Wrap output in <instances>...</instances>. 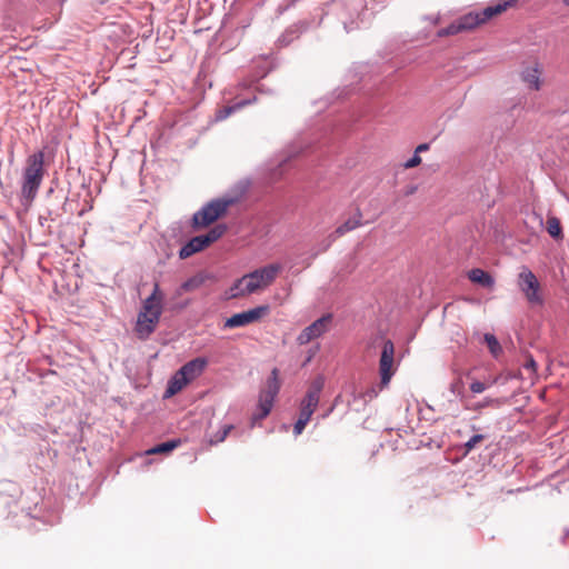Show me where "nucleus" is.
I'll list each match as a JSON object with an SVG mask.
<instances>
[{
	"instance_id": "473e14b6",
	"label": "nucleus",
	"mask_w": 569,
	"mask_h": 569,
	"mask_svg": "<svg viewBox=\"0 0 569 569\" xmlns=\"http://www.w3.org/2000/svg\"><path fill=\"white\" fill-rule=\"evenodd\" d=\"M429 150V143H421L416 148L415 153L419 154L420 152H425Z\"/></svg>"
},
{
	"instance_id": "ea45409f",
	"label": "nucleus",
	"mask_w": 569,
	"mask_h": 569,
	"mask_svg": "<svg viewBox=\"0 0 569 569\" xmlns=\"http://www.w3.org/2000/svg\"><path fill=\"white\" fill-rule=\"evenodd\" d=\"M240 86L246 88L248 86V83L247 82H242V83H240Z\"/></svg>"
},
{
	"instance_id": "bb28decb",
	"label": "nucleus",
	"mask_w": 569,
	"mask_h": 569,
	"mask_svg": "<svg viewBox=\"0 0 569 569\" xmlns=\"http://www.w3.org/2000/svg\"><path fill=\"white\" fill-rule=\"evenodd\" d=\"M233 429V426L232 425H227L224 426L221 430H219L212 438H211V443H220L222 441H224V439L227 438L228 433Z\"/></svg>"
},
{
	"instance_id": "4468645a",
	"label": "nucleus",
	"mask_w": 569,
	"mask_h": 569,
	"mask_svg": "<svg viewBox=\"0 0 569 569\" xmlns=\"http://www.w3.org/2000/svg\"><path fill=\"white\" fill-rule=\"evenodd\" d=\"M207 248V244L204 242V239H202L201 234L196 236L192 239H190L179 251V258L180 259H187L191 257L192 254L203 250Z\"/></svg>"
},
{
	"instance_id": "f03ea898",
	"label": "nucleus",
	"mask_w": 569,
	"mask_h": 569,
	"mask_svg": "<svg viewBox=\"0 0 569 569\" xmlns=\"http://www.w3.org/2000/svg\"><path fill=\"white\" fill-rule=\"evenodd\" d=\"M44 172V152L39 150L26 160L21 181V197L23 200L31 202L36 198Z\"/></svg>"
},
{
	"instance_id": "f8f14e48",
	"label": "nucleus",
	"mask_w": 569,
	"mask_h": 569,
	"mask_svg": "<svg viewBox=\"0 0 569 569\" xmlns=\"http://www.w3.org/2000/svg\"><path fill=\"white\" fill-rule=\"evenodd\" d=\"M521 80L532 90H539L541 87V69L539 63L532 67H527L521 71Z\"/></svg>"
},
{
	"instance_id": "58836bf2",
	"label": "nucleus",
	"mask_w": 569,
	"mask_h": 569,
	"mask_svg": "<svg viewBox=\"0 0 569 569\" xmlns=\"http://www.w3.org/2000/svg\"><path fill=\"white\" fill-rule=\"evenodd\" d=\"M287 161L288 159H284L282 162H280V167H283Z\"/></svg>"
},
{
	"instance_id": "9d476101",
	"label": "nucleus",
	"mask_w": 569,
	"mask_h": 569,
	"mask_svg": "<svg viewBox=\"0 0 569 569\" xmlns=\"http://www.w3.org/2000/svg\"><path fill=\"white\" fill-rule=\"evenodd\" d=\"M161 317V311H140L138 315L136 331L140 339H147L156 329Z\"/></svg>"
},
{
	"instance_id": "2f4dec72",
	"label": "nucleus",
	"mask_w": 569,
	"mask_h": 569,
	"mask_svg": "<svg viewBox=\"0 0 569 569\" xmlns=\"http://www.w3.org/2000/svg\"><path fill=\"white\" fill-rule=\"evenodd\" d=\"M487 389V385L481 382V381H473L471 385H470V390L473 392V393H481L483 392L485 390Z\"/></svg>"
},
{
	"instance_id": "aec40b11",
	"label": "nucleus",
	"mask_w": 569,
	"mask_h": 569,
	"mask_svg": "<svg viewBox=\"0 0 569 569\" xmlns=\"http://www.w3.org/2000/svg\"><path fill=\"white\" fill-rule=\"evenodd\" d=\"M458 21L463 31L471 30V29L478 27L479 24H482L478 11L469 12V13L462 16L461 18H459Z\"/></svg>"
},
{
	"instance_id": "423d86ee",
	"label": "nucleus",
	"mask_w": 569,
	"mask_h": 569,
	"mask_svg": "<svg viewBox=\"0 0 569 569\" xmlns=\"http://www.w3.org/2000/svg\"><path fill=\"white\" fill-rule=\"evenodd\" d=\"M518 286L530 303L540 305L542 302L539 295V281L535 273L526 267L519 273Z\"/></svg>"
},
{
	"instance_id": "c9c22d12",
	"label": "nucleus",
	"mask_w": 569,
	"mask_h": 569,
	"mask_svg": "<svg viewBox=\"0 0 569 569\" xmlns=\"http://www.w3.org/2000/svg\"><path fill=\"white\" fill-rule=\"evenodd\" d=\"M525 367H526L527 369H535V367H536V361H535L532 358H529V359L527 360V362L525 363Z\"/></svg>"
},
{
	"instance_id": "39448f33",
	"label": "nucleus",
	"mask_w": 569,
	"mask_h": 569,
	"mask_svg": "<svg viewBox=\"0 0 569 569\" xmlns=\"http://www.w3.org/2000/svg\"><path fill=\"white\" fill-rule=\"evenodd\" d=\"M325 387V378L322 376H318L311 382L305 398L300 403V416L310 420L312 413L318 407L320 400V393Z\"/></svg>"
},
{
	"instance_id": "cd10ccee",
	"label": "nucleus",
	"mask_w": 569,
	"mask_h": 569,
	"mask_svg": "<svg viewBox=\"0 0 569 569\" xmlns=\"http://www.w3.org/2000/svg\"><path fill=\"white\" fill-rule=\"evenodd\" d=\"M485 439V436L483 435H475L472 436L466 443H465V448H466V453L470 452L476 446L477 443L481 442L482 440Z\"/></svg>"
},
{
	"instance_id": "a878e982",
	"label": "nucleus",
	"mask_w": 569,
	"mask_h": 569,
	"mask_svg": "<svg viewBox=\"0 0 569 569\" xmlns=\"http://www.w3.org/2000/svg\"><path fill=\"white\" fill-rule=\"evenodd\" d=\"M461 31H463V30L460 27L459 21L457 20V21L452 22L450 26H448L447 28L440 29L437 32V37L443 38V37H448V36H455Z\"/></svg>"
},
{
	"instance_id": "f257e3e1",
	"label": "nucleus",
	"mask_w": 569,
	"mask_h": 569,
	"mask_svg": "<svg viewBox=\"0 0 569 569\" xmlns=\"http://www.w3.org/2000/svg\"><path fill=\"white\" fill-rule=\"evenodd\" d=\"M282 270L280 263H270L237 279L230 287L229 298L236 299L268 288Z\"/></svg>"
},
{
	"instance_id": "f3484780",
	"label": "nucleus",
	"mask_w": 569,
	"mask_h": 569,
	"mask_svg": "<svg viewBox=\"0 0 569 569\" xmlns=\"http://www.w3.org/2000/svg\"><path fill=\"white\" fill-rule=\"evenodd\" d=\"M468 278L470 281L478 283L483 288H492L495 284V279L491 274L479 268L471 269L468 272Z\"/></svg>"
},
{
	"instance_id": "a19ab883",
	"label": "nucleus",
	"mask_w": 569,
	"mask_h": 569,
	"mask_svg": "<svg viewBox=\"0 0 569 569\" xmlns=\"http://www.w3.org/2000/svg\"><path fill=\"white\" fill-rule=\"evenodd\" d=\"M563 3H565L566 6H569V0H563Z\"/></svg>"
},
{
	"instance_id": "412c9836",
	"label": "nucleus",
	"mask_w": 569,
	"mask_h": 569,
	"mask_svg": "<svg viewBox=\"0 0 569 569\" xmlns=\"http://www.w3.org/2000/svg\"><path fill=\"white\" fill-rule=\"evenodd\" d=\"M226 224H216L206 234H201V237L204 239L207 247H209L211 243L220 239L226 233Z\"/></svg>"
},
{
	"instance_id": "4be33fe9",
	"label": "nucleus",
	"mask_w": 569,
	"mask_h": 569,
	"mask_svg": "<svg viewBox=\"0 0 569 569\" xmlns=\"http://www.w3.org/2000/svg\"><path fill=\"white\" fill-rule=\"evenodd\" d=\"M203 277L194 276L186 280L181 283V286L177 289V296H181L183 292L192 291L201 287L203 283Z\"/></svg>"
},
{
	"instance_id": "7ed1b4c3",
	"label": "nucleus",
	"mask_w": 569,
	"mask_h": 569,
	"mask_svg": "<svg viewBox=\"0 0 569 569\" xmlns=\"http://www.w3.org/2000/svg\"><path fill=\"white\" fill-rule=\"evenodd\" d=\"M234 203L232 198L213 199L198 210L192 217L193 228L207 227L223 216L228 208Z\"/></svg>"
},
{
	"instance_id": "f704fd0d",
	"label": "nucleus",
	"mask_w": 569,
	"mask_h": 569,
	"mask_svg": "<svg viewBox=\"0 0 569 569\" xmlns=\"http://www.w3.org/2000/svg\"><path fill=\"white\" fill-rule=\"evenodd\" d=\"M417 191V186H410L405 190V196H411Z\"/></svg>"
},
{
	"instance_id": "6e6552de",
	"label": "nucleus",
	"mask_w": 569,
	"mask_h": 569,
	"mask_svg": "<svg viewBox=\"0 0 569 569\" xmlns=\"http://www.w3.org/2000/svg\"><path fill=\"white\" fill-rule=\"evenodd\" d=\"M278 375V369H272L271 376L268 378L267 381V388L260 393L259 410H262V417H267L270 413L274 398L277 397L280 390Z\"/></svg>"
},
{
	"instance_id": "0eeeda50",
	"label": "nucleus",
	"mask_w": 569,
	"mask_h": 569,
	"mask_svg": "<svg viewBox=\"0 0 569 569\" xmlns=\"http://www.w3.org/2000/svg\"><path fill=\"white\" fill-rule=\"evenodd\" d=\"M269 306H258L253 309L236 313L228 318L223 325L224 328H240L259 321L263 316L269 313Z\"/></svg>"
},
{
	"instance_id": "1a4fd4ad",
	"label": "nucleus",
	"mask_w": 569,
	"mask_h": 569,
	"mask_svg": "<svg viewBox=\"0 0 569 569\" xmlns=\"http://www.w3.org/2000/svg\"><path fill=\"white\" fill-rule=\"evenodd\" d=\"M331 319L332 316L327 313L313 321L310 326L306 327L297 338L298 343L307 345L311 340L322 336L325 332H327Z\"/></svg>"
},
{
	"instance_id": "6ab92c4d",
	"label": "nucleus",
	"mask_w": 569,
	"mask_h": 569,
	"mask_svg": "<svg viewBox=\"0 0 569 569\" xmlns=\"http://www.w3.org/2000/svg\"><path fill=\"white\" fill-rule=\"evenodd\" d=\"M188 383V381H183L181 379L180 373L177 371L168 382L167 389L164 391V398L174 396Z\"/></svg>"
},
{
	"instance_id": "e433bc0d",
	"label": "nucleus",
	"mask_w": 569,
	"mask_h": 569,
	"mask_svg": "<svg viewBox=\"0 0 569 569\" xmlns=\"http://www.w3.org/2000/svg\"><path fill=\"white\" fill-rule=\"evenodd\" d=\"M264 417H262V410H259L258 413L253 415V420H260V419H263Z\"/></svg>"
},
{
	"instance_id": "a211bd4d",
	"label": "nucleus",
	"mask_w": 569,
	"mask_h": 569,
	"mask_svg": "<svg viewBox=\"0 0 569 569\" xmlns=\"http://www.w3.org/2000/svg\"><path fill=\"white\" fill-rule=\"evenodd\" d=\"M361 218H362V214L361 212L358 210L357 211V214L353 217V218H349L346 222H343L342 224H340L333 232V234L336 237H341L343 236L345 233L349 232V231H352L355 230L356 228L360 227L361 226Z\"/></svg>"
},
{
	"instance_id": "b1692460",
	"label": "nucleus",
	"mask_w": 569,
	"mask_h": 569,
	"mask_svg": "<svg viewBox=\"0 0 569 569\" xmlns=\"http://www.w3.org/2000/svg\"><path fill=\"white\" fill-rule=\"evenodd\" d=\"M483 340L487 343L490 353L495 358H498L500 356V353L502 352V348H501L498 339L496 338V336L492 333H485Z\"/></svg>"
},
{
	"instance_id": "dca6fc26",
	"label": "nucleus",
	"mask_w": 569,
	"mask_h": 569,
	"mask_svg": "<svg viewBox=\"0 0 569 569\" xmlns=\"http://www.w3.org/2000/svg\"><path fill=\"white\" fill-rule=\"evenodd\" d=\"M256 100H257V97L253 96L252 98H248V99H243V100L237 101L236 103H233L231 106H226V107L219 109L216 112V120H218V121L224 120L230 114L236 112L237 110H240L241 108H243V107H246L248 104L253 103Z\"/></svg>"
},
{
	"instance_id": "393cba45",
	"label": "nucleus",
	"mask_w": 569,
	"mask_h": 569,
	"mask_svg": "<svg viewBox=\"0 0 569 569\" xmlns=\"http://www.w3.org/2000/svg\"><path fill=\"white\" fill-rule=\"evenodd\" d=\"M180 445V440L173 439L154 446L148 450V453H167L176 449Z\"/></svg>"
},
{
	"instance_id": "7c9ffc66",
	"label": "nucleus",
	"mask_w": 569,
	"mask_h": 569,
	"mask_svg": "<svg viewBox=\"0 0 569 569\" xmlns=\"http://www.w3.org/2000/svg\"><path fill=\"white\" fill-rule=\"evenodd\" d=\"M420 163H421V158L419 157V154L415 153L410 159H408L403 163V167L406 169H410V168H415V167L419 166Z\"/></svg>"
},
{
	"instance_id": "9b49d317",
	"label": "nucleus",
	"mask_w": 569,
	"mask_h": 569,
	"mask_svg": "<svg viewBox=\"0 0 569 569\" xmlns=\"http://www.w3.org/2000/svg\"><path fill=\"white\" fill-rule=\"evenodd\" d=\"M208 361L206 358L198 357L184 363L178 372L183 381H192L198 378L206 369Z\"/></svg>"
},
{
	"instance_id": "2eb2a0df",
	"label": "nucleus",
	"mask_w": 569,
	"mask_h": 569,
	"mask_svg": "<svg viewBox=\"0 0 569 569\" xmlns=\"http://www.w3.org/2000/svg\"><path fill=\"white\" fill-rule=\"evenodd\" d=\"M162 293L160 291L159 284L156 282L153 286L152 293L143 301V310L142 311H149L157 312V310H160L162 312Z\"/></svg>"
},
{
	"instance_id": "72a5a7b5",
	"label": "nucleus",
	"mask_w": 569,
	"mask_h": 569,
	"mask_svg": "<svg viewBox=\"0 0 569 569\" xmlns=\"http://www.w3.org/2000/svg\"><path fill=\"white\" fill-rule=\"evenodd\" d=\"M425 20L430 21L432 24H438L440 21L439 16H426Z\"/></svg>"
},
{
	"instance_id": "c756f323",
	"label": "nucleus",
	"mask_w": 569,
	"mask_h": 569,
	"mask_svg": "<svg viewBox=\"0 0 569 569\" xmlns=\"http://www.w3.org/2000/svg\"><path fill=\"white\" fill-rule=\"evenodd\" d=\"M380 391L381 390H380V383H379L378 386H373V387L367 389L366 392L363 393V397L366 400H372L378 397Z\"/></svg>"
},
{
	"instance_id": "c85d7f7f",
	"label": "nucleus",
	"mask_w": 569,
	"mask_h": 569,
	"mask_svg": "<svg viewBox=\"0 0 569 569\" xmlns=\"http://www.w3.org/2000/svg\"><path fill=\"white\" fill-rule=\"evenodd\" d=\"M308 422H309V419L299 415V418L293 426V433L296 436L301 435Z\"/></svg>"
},
{
	"instance_id": "20e7f679",
	"label": "nucleus",
	"mask_w": 569,
	"mask_h": 569,
	"mask_svg": "<svg viewBox=\"0 0 569 569\" xmlns=\"http://www.w3.org/2000/svg\"><path fill=\"white\" fill-rule=\"evenodd\" d=\"M395 346L391 340H385L379 360L380 390L390 383L396 369L393 368Z\"/></svg>"
},
{
	"instance_id": "4c0bfd02",
	"label": "nucleus",
	"mask_w": 569,
	"mask_h": 569,
	"mask_svg": "<svg viewBox=\"0 0 569 569\" xmlns=\"http://www.w3.org/2000/svg\"><path fill=\"white\" fill-rule=\"evenodd\" d=\"M267 73H268V70L262 71L261 73H259V74L256 77V80H257L258 78H262V77H264ZM253 81H254V79H253L251 82H253Z\"/></svg>"
},
{
	"instance_id": "ddd939ff",
	"label": "nucleus",
	"mask_w": 569,
	"mask_h": 569,
	"mask_svg": "<svg viewBox=\"0 0 569 569\" xmlns=\"http://www.w3.org/2000/svg\"><path fill=\"white\" fill-rule=\"evenodd\" d=\"M513 2L515 0H505L492 6H488L483 10L478 11L481 23H485L488 20L492 19L493 17L502 13L509 7H511Z\"/></svg>"
},
{
	"instance_id": "5701e85b",
	"label": "nucleus",
	"mask_w": 569,
	"mask_h": 569,
	"mask_svg": "<svg viewBox=\"0 0 569 569\" xmlns=\"http://www.w3.org/2000/svg\"><path fill=\"white\" fill-rule=\"evenodd\" d=\"M547 232L556 240L562 239V229L560 224V220L551 216L547 220Z\"/></svg>"
}]
</instances>
